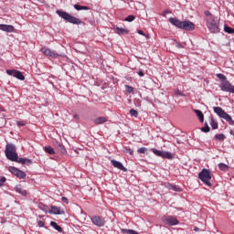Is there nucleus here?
I'll return each instance as SVG.
<instances>
[{
	"instance_id": "obj_43",
	"label": "nucleus",
	"mask_w": 234,
	"mask_h": 234,
	"mask_svg": "<svg viewBox=\"0 0 234 234\" xmlns=\"http://www.w3.org/2000/svg\"><path fill=\"white\" fill-rule=\"evenodd\" d=\"M205 16H206L207 17H215V16H213V15L211 14V12H209V11H205Z\"/></svg>"
},
{
	"instance_id": "obj_40",
	"label": "nucleus",
	"mask_w": 234,
	"mask_h": 234,
	"mask_svg": "<svg viewBox=\"0 0 234 234\" xmlns=\"http://www.w3.org/2000/svg\"><path fill=\"white\" fill-rule=\"evenodd\" d=\"M138 76H140V78H144L145 76V73H144V70L142 69H139L137 71Z\"/></svg>"
},
{
	"instance_id": "obj_30",
	"label": "nucleus",
	"mask_w": 234,
	"mask_h": 234,
	"mask_svg": "<svg viewBox=\"0 0 234 234\" xmlns=\"http://www.w3.org/2000/svg\"><path fill=\"white\" fill-rule=\"evenodd\" d=\"M38 207L42 210L45 211V213H49L50 208L48 207V206L43 204V203H39L38 204Z\"/></svg>"
},
{
	"instance_id": "obj_23",
	"label": "nucleus",
	"mask_w": 234,
	"mask_h": 234,
	"mask_svg": "<svg viewBox=\"0 0 234 234\" xmlns=\"http://www.w3.org/2000/svg\"><path fill=\"white\" fill-rule=\"evenodd\" d=\"M50 226H51V228L55 229L56 231H58V233H62L63 232V229L61 228V226H59L55 221H50Z\"/></svg>"
},
{
	"instance_id": "obj_46",
	"label": "nucleus",
	"mask_w": 234,
	"mask_h": 234,
	"mask_svg": "<svg viewBox=\"0 0 234 234\" xmlns=\"http://www.w3.org/2000/svg\"><path fill=\"white\" fill-rule=\"evenodd\" d=\"M176 48H184V46L180 42L176 43Z\"/></svg>"
},
{
	"instance_id": "obj_28",
	"label": "nucleus",
	"mask_w": 234,
	"mask_h": 234,
	"mask_svg": "<svg viewBox=\"0 0 234 234\" xmlns=\"http://www.w3.org/2000/svg\"><path fill=\"white\" fill-rule=\"evenodd\" d=\"M150 151L152 153H154V154H155V156H159L160 158H162L163 154H164V151L162 150H156V148H151Z\"/></svg>"
},
{
	"instance_id": "obj_22",
	"label": "nucleus",
	"mask_w": 234,
	"mask_h": 234,
	"mask_svg": "<svg viewBox=\"0 0 234 234\" xmlns=\"http://www.w3.org/2000/svg\"><path fill=\"white\" fill-rule=\"evenodd\" d=\"M56 145L58 151L61 153V154H67V149L65 148V145H63V144L57 142Z\"/></svg>"
},
{
	"instance_id": "obj_17",
	"label": "nucleus",
	"mask_w": 234,
	"mask_h": 234,
	"mask_svg": "<svg viewBox=\"0 0 234 234\" xmlns=\"http://www.w3.org/2000/svg\"><path fill=\"white\" fill-rule=\"evenodd\" d=\"M50 215H63V211H61V207L51 206V209H49Z\"/></svg>"
},
{
	"instance_id": "obj_12",
	"label": "nucleus",
	"mask_w": 234,
	"mask_h": 234,
	"mask_svg": "<svg viewBox=\"0 0 234 234\" xmlns=\"http://www.w3.org/2000/svg\"><path fill=\"white\" fill-rule=\"evenodd\" d=\"M41 52L44 54V56H48V58H56L59 57V54H58L56 50H52L48 48H42Z\"/></svg>"
},
{
	"instance_id": "obj_2",
	"label": "nucleus",
	"mask_w": 234,
	"mask_h": 234,
	"mask_svg": "<svg viewBox=\"0 0 234 234\" xmlns=\"http://www.w3.org/2000/svg\"><path fill=\"white\" fill-rule=\"evenodd\" d=\"M56 14L58 15V17L65 20L66 23H70L71 25H85V22L80 20V18L67 13L63 10H57Z\"/></svg>"
},
{
	"instance_id": "obj_21",
	"label": "nucleus",
	"mask_w": 234,
	"mask_h": 234,
	"mask_svg": "<svg viewBox=\"0 0 234 234\" xmlns=\"http://www.w3.org/2000/svg\"><path fill=\"white\" fill-rule=\"evenodd\" d=\"M209 124L213 130L218 129V122H217V121H215V119L212 117V115L209 116Z\"/></svg>"
},
{
	"instance_id": "obj_26",
	"label": "nucleus",
	"mask_w": 234,
	"mask_h": 234,
	"mask_svg": "<svg viewBox=\"0 0 234 234\" xmlns=\"http://www.w3.org/2000/svg\"><path fill=\"white\" fill-rule=\"evenodd\" d=\"M162 158H166V160H173V158H175V155H173L171 152L163 151Z\"/></svg>"
},
{
	"instance_id": "obj_11",
	"label": "nucleus",
	"mask_w": 234,
	"mask_h": 234,
	"mask_svg": "<svg viewBox=\"0 0 234 234\" xmlns=\"http://www.w3.org/2000/svg\"><path fill=\"white\" fill-rule=\"evenodd\" d=\"M90 220L94 226H97V228H103L106 224L105 218L100 216H93L90 218Z\"/></svg>"
},
{
	"instance_id": "obj_36",
	"label": "nucleus",
	"mask_w": 234,
	"mask_h": 234,
	"mask_svg": "<svg viewBox=\"0 0 234 234\" xmlns=\"http://www.w3.org/2000/svg\"><path fill=\"white\" fill-rule=\"evenodd\" d=\"M201 131L202 133H209L211 131V128H209L207 122H205V125L201 128Z\"/></svg>"
},
{
	"instance_id": "obj_32",
	"label": "nucleus",
	"mask_w": 234,
	"mask_h": 234,
	"mask_svg": "<svg viewBox=\"0 0 234 234\" xmlns=\"http://www.w3.org/2000/svg\"><path fill=\"white\" fill-rule=\"evenodd\" d=\"M224 32H226L227 34H234V28L225 24Z\"/></svg>"
},
{
	"instance_id": "obj_42",
	"label": "nucleus",
	"mask_w": 234,
	"mask_h": 234,
	"mask_svg": "<svg viewBox=\"0 0 234 234\" xmlns=\"http://www.w3.org/2000/svg\"><path fill=\"white\" fill-rule=\"evenodd\" d=\"M175 94H176V96H184V92H182V90H176L175 91Z\"/></svg>"
},
{
	"instance_id": "obj_3",
	"label": "nucleus",
	"mask_w": 234,
	"mask_h": 234,
	"mask_svg": "<svg viewBox=\"0 0 234 234\" xmlns=\"http://www.w3.org/2000/svg\"><path fill=\"white\" fill-rule=\"evenodd\" d=\"M207 28H208L211 34H218L220 32V20L217 16L207 17Z\"/></svg>"
},
{
	"instance_id": "obj_31",
	"label": "nucleus",
	"mask_w": 234,
	"mask_h": 234,
	"mask_svg": "<svg viewBox=\"0 0 234 234\" xmlns=\"http://www.w3.org/2000/svg\"><path fill=\"white\" fill-rule=\"evenodd\" d=\"M121 233H127V234H139L138 231L134 230V229H121Z\"/></svg>"
},
{
	"instance_id": "obj_1",
	"label": "nucleus",
	"mask_w": 234,
	"mask_h": 234,
	"mask_svg": "<svg viewBox=\"0 0 234 234\" xmlns=\"http://www.w3.org/2000/svg\"><path fill=\"white\" fill-rule=\"evenodd\" d=\"M168 21L171 23V25L176 27V28H179L180 30H195V24L189 20L181 21L176 17H170Z\"/></svg>"
},
{
	"instance_id": "obj_4",
	"label": "nucleus",
	"mask_w": 234,
	"mask_h": 234,
	"mask_svg": "<svg viewBox=\"0 0 234 234\" xmlns=\"http://www.w3.org/2000/svg\"><path fill=\"white\" fill-rule=\"evenodd\" d=\"M5 154L10 162H16L19 155L17 154V147L14 144H7L5 145Z\"/></svg>"
},
{
	"instance_id": "obj_24",
	"label": "nucleus",
	"mask_w": 234,
	"mask_h": 234,
	"mask_svg": "<svg viewBox=\"0 0 234 234\" xmlns=\"http://www.w3.org/2000/svg\"><path fill=\"white\" fill-rule=\"evenodd\" d=\"M195 114H197L199 122H201V123H203L204 122V113L202 112V111L200 110H194Z\"/></svg>"
},
{
	"instance_id": "obj_50",
	"label": "nucleus",
	"mask_w": 234,
	"mask_h": 234,
	"mask_svg": "<svg viewBox=\"0 0 234 234\" xmlns=\"http://www.w3.org/2000/svg\"><path fill=\"white\" fill-rule=\"evenodd\" d=\"M144 37H146V39H150L151 38V35H149V34H144Z\"/></svg>"
},
{
	"instance_id": "obj_19",
	"label": "nucleus",
	"mask_w": 234,
	"mask_h": 234,
	"mask_svg": "<svg viewBox=\"0 0 234 234\" xmlns=\"http://www.w3.org/2000/svg\"><path fill=\"white\" fill-rule=\"evenodd\" d=\"M114 32H115V34H118V36H125V35L129 34V29L116 27L114 28Z\"/></svg>"
},
{
	"instance_id": "obj_45",
	"label": "nucleus",
	"mask_w": 234,
	"mask_h": 234,
	"mask_svg": "<svg viewBox=\"0 0 234 234\" xmlns=\"http://www.w3.org/2000/svg\"><path fill=\"white\" fill-rule=\"evenodd\" d=\"M126 153H129V154L131 156H133L134 154V152L133 151V149L129 148V149H126Z\"/></svg>"
},
{
	"instance_id": "obj_44",
	"label": "nucleus",
	"mask_w": 234,
	"mask_h": 234,
	"mask_svg": "<svg viewBox=\"0 0 234 234\" xmlns=\"http://www.w3.org/2000/svg\"><path fill=\"white\" fill-rule=\"evenodd\" d=\"M5 182H6V177L3 176L0 178V186H3V184H5Z\"/></svg>"
},
{
	"instance_id": "obj_33",
	"label": "nucleus",
	"mask_w": 234,
	"mask_h": 234,
	"mask_svg": "<svg viewBox=\"0 0 234 234\" xmlns=\"http://www.w3.org/2000/svg\"><path fill=\"white\" fill-rule=\"evenodd\" d=\"M215 139L218 140L219 142H224L226 140V135L224 133H217L215 135Z\"/></svg>"
},
{
	"instance_id": "obj_48",
	"label": "nucleus",
	"mask_w": 234,
	"mask_h": 234,
	"mask_svg": "<svg viewBox=\"0 0 234 234\" xmlns=\"http://www.w3.org/2000/svg\"><path fill=\"white\" fill-rule=\"evenodd\" d=\"M16 125H18V127H24L25 122L18 121V122H16Z\"/></svg>"
},
{
	"instance_id": "obj_8",
	"label": "nucleus",
	"mask_w": 234,
	"mask_h": 234,
	"mask_svg": "<svg viewBox=\"0 0 234 234\" xmlns=\"http://www.w3.org/2000/svg\"><path fill=\"white\" fill-rule=\"evenodd\" d=\"M219 89L222 90V92H230V94H234V85H232L229 80L221 82Z\"/></svg>"
},
{
	"instance_id": "obj_6",
	"label": "nucleus",
	"mask_w": 234,
	"mask_h": 234,
	"mask_svg": "<svg viewBox=\"0 0 234 234\" xmlns=\"http://www.w3.org/2000/svg\"><path fill=\"white\" fill-rule=\"evenodd\" d=\"M213 111L220 118H223V120H226L228 123H229L230 125H234V121H233V118H231V115L228 114V112H226V111H224L221 107H214Z\"/></svg>"
},
{
	"instance_id": "obj_10",
	"label": "nucleus",
	"mask_w": 234,
	"mask_h": 234,
	"mask_svg": "<svg viewBox=\"0 0 234 234\" xmlns=\"http://www.w3.org/2000/svg\"><path fill=\"white\" fill-rule=\"evenodd\" d=\"M6 74L8 76H13V78H16V80H19L20 81H25V75H23V72L17 69H6Z\"/></svg>"
},
{
	"instance_id": "obj_5",
	"label": "nucleus",
	"mask_w": 234,
	"mask_h": 234,
	"mask_svg": "<svg viewBox=\"0 0 234 234\" xmlns=\"http://www.w3.org/2000/svg\"><path fill=\"white\" fill-rule=\"evenodd\" d=\"M198 178L205 184V186H207V187H211V178H212V174L211 171L204 168L201 170V172L198 174Z\"/></svg>"
},
{
	"instance_id": "obj_34",
	"label": "nucleus",
	"mask_w": 234,
	"mask_h": 234,
	"mask_svg": "<svg viewBox=\"0 0 234 234\" xmlns=\"http://www.w3.org/2000/svg\"><path fill=\"white\" fill-rule=\"evenodd\" d=\"M216 77L218 78V80L221 81V83H224V81H228V78L225 77L222 73L216 74Z\"/></svg>"
},
{
	"instance_id": "obj_49",
	"label": "nucleus",
	"mask_w": 234,
	"mask_h": 234,
	"mask_svg": "<svg viewBox=\"0 0 234 234\" xmlns=\"http://www.w3.org/2000/svg\"><path fill=\"white\" fill-rule=\"evenodd\" d=\"M137 34H139L140 36H145V33H144V30L142 29L138 30Z\"/></svg>"
},
{
	"instance_id": "obj_38",
	"label": "nucleus",
	"mask_w": 234,
	"mask_h": 234,
	"mask_svg": "<svg viewBox=\"0 0 234 234\" xmlns=\"http://www.w3.org/2000/svg\"><path fill=\"white\" fill-rule=\"evenodd\" d=\"M126 92L131 94V92H134V88L133 86L125 85Z\"/></svg>"
},
{
	"instance_id": "obj_16",
	"label": "nucleus",
	"mask_w": 234,
	"mask_h": 234,
	"mask_svg": "<svg viewBox=\"0 0 234 234\" xmlns=\"http://www.w3.org/2000/svg\"><path fill=\"white\" fill-rule=\"evenodd\" d=\"M16 162V164H22V165H32L31 159H28L27 157H17Z\"/></svg>"
},
{
	"instance_id": "obj_47",
	"label": "nucleus",
	"mask_w": 234,
	"mask_h": 234,
	"mask_svg": "<svg viewBox=\"0 0 234 234\" xmlns=\"http://www.w3.org/2000/svg\"><path fill=\"white\" fill-rule=\"evenodd\" d=\"M61 200H62V202H64L65 204H69V198H67L66 197H62Z\"/></svg>"
},
{
	"instance_id": "obj_20",
	"label": "nucleus",
	"mask_w": 234,
	"mask_h": 234,
	"mask_svg": "<svg viewBox=\"0 0 234 234\" xmlns=\"http://www.w3.org/2000/svg\"><path fill=\"white\" fill-rule=\"evenodd\" d=\"M167 189H170L171 191H176V193H182V188L176 185H173L171 183H168L166 185Z\"/></svg>"
},
{
	"instance_id": "obj_37",
	"label": "nucleus",
	"mask_w": 234,
	"mask_h": 234,
	"mask_svg": "<svg viewBox=\"0 0 234 234\" xmlns=\"http://www.w3.org/2000/svg\"><path fill=\"white\" fill-rule=\"evenodd\" d=\"M137 153L140 154H147V148L146 147H141L137 150Z\"/></svg>"
},
{
	"instance_id": "obj_51",
	"label": "nucleus",
	"mask_w": 234,
	"mask_h": 234,
	"mask_svg": "<svg viewBox=\"0 0 234 234\" xmlns=\"http://www.w3.org/2000/svg\"><path fill=\"white\" fill-rule=\"evenodd\" d=\"M73 118H75V120H80V115L75 114V115H73Z\"/></svg>"
},
{
	"instance_id": "obj_13",
	"label": "nucleus",
	"mask_w": 234,
	"mask_h": 234,
	"mask_svg": "<svg viewBox=\"0 0 234 234\" xmlns=\"http://www.w3.org/2000/svg\"><path fill=\"white\" fill-rule=\"evenodd\" d=\"M111 164L116 169H120V171H124V173L127 172V168L125 166H123V164H122V162H120V161H116V160L112 159L111 161Z\"/></svg>"
},
{
	"instance_id": "obj_39",
	"label": "nucleus",
	"mask_w": 234,
	"mask_h": 234,
	"mask_svg": "<svg viewBox=\"0 0 234 234\" xmlns=\"http://www.w3.org/2000/svg\"><path fill=\"white\" fill-rule=\"evenodd\" d=\"M130 114H131V116H133V118H138V111H136L134 109L130 110Z\"/></svg>"
},
{
	"instance_id": "obj_52",
	"label": "nucleus",
	"mask_w": 234,
	"mask_h": 234,
	"mask_svg": "<svg viewBox=\"0 0 234 234\" xmlns=\"http://www.w3.org/2000/svg\"><path fill=\"white\" fill-rule=\"evenodd\" d=\"M194 231H200V229L198 227H194Z\"/></svg>"
},
{
	"instance_id": "obj_25",
	"label": "nucleus",
	"mask_w": 234,
	"mask_h": 234,
	"mask_svg": "<svg viewBox=\"0 0 234 234\" xmlns=\"http://www.w3.org/2000/svg\"><path fill=\"white\" fill-rule=\"evenodd\" d=\"M218 167L219 171H224L225 173L229 171V166L224 163H219L218 165Z\"/></svg>"
},
{
	"instance_id": "obj_53",
	"label": "nucleus",
	"mask_w": 234,
	"mask_h": 234,
	"mask_svg": "<svg viewBox=\"0 0 234 234\" xmlns=\"http://www.w3.org/2000/svg\"><path fill=\"white\" fill-rule=\"evenodd\" d=\"M164 14H167V11H165Z\"/></svg>"
},
{
	"instance_id": "obj_18",
	"label": "nucleus",
	"mask_w": 234,
	"mask_h": 234,
	"mask_svg": "<svg viewBox=\"0 0 234 234\" xmlns=\"http://www.w3.org/2000/svg\"><path fill=\"white\" fill-rule=\"evenodd\" d=\"M16 193H18V195H21L22 197H27L28 195V192L25 189H23V186L21 185H17L15 186Z\"/></svg>"
},
{
	"instance_id": "obj_15",
	"label": "nucleus",
	"mask_w": 234,
	"mask_h": 234,
	"mask_svg": "<svg viewBox=\"0 0 234 234\" xmlns=\"http://www.w3.org/2000/svg\"><path fill=\"white\" fill-rule=\"evenodd\" d=\"M92 122L93 123H95V125H102V123H107V122H109V119L105 116H99L93 119Z\"/></svg>"
},
{
	"instance_id": "obj_14",
	"label": "nucleus",
	"mask_w": 234,
	"mask_h": 234,
	"mask_svg": "<svg viewBox=\"0 0 234 234\" xmlns=\"http://www.w3.org/2000/svg\"><path fill=\"white\" fill-rule=\"evenodd\" d=\"M0 30H2V32L12 33L16 31V27L12 25L0 24Z\"/></svg>"
},
{
	"instance_id": "obj_29",
	"label": "nucleus",
	"mask_w": 234,
	"mask_h": 234,
	"mask_svg": "<svg viewBox=\"0 0 234 234\" xmlns=\"http://www.w3.org/2000/svg\"><path fill=\"white\" fill-rule=\"evenodd\" d=\"M73 6H74L75 10H78V11H80V10H90V7H89L87 5H80L78 4H75Z\"/></svg>"
},
{
	"instance_id": "obj_7",
	"label": "nucleus",
	"mask_w": 234,
	"mask_h": 234,
	"mask_svg": "<svg viewBox=\"0 0 234 234\" xmlns=\"http://www.w3.org/2000/svg\"><path fill=\"white\" fill-rule=\"evenodd\" d=\"M162 221L164 224H166V226H178V224H180V221L174 216H164Z\"/></svg>"
},
{
	"instance_id": "obj_27",
	"label": "nucleus",
	"mask_w": 234,
	"mask_h": 234,
	"mask_svg": "<svg viewBox=\"0 0 234 234\" xmlns=\"http://www.w3.org/2000/svg\"><path fill=\"white\" fill-rule=\"evenodd\" d=\"M45 153L48 154H56V151L50 145H47L44 147Z\"/></svg>"
},
{
	"instance_id": "obj_41",
	"label": "nucleus",
	"mask_w": 234,
	"mask_h": 234,
	"mask_svg": "<svg viewBox=\"0 0 234 234\" xmlns=\"http://www.w3.org/2000/svg\"><path fill=\"white\" fill-rule=\"evenodd\" d=\"M37 226H38V228H45V221L38 220L37 221Z\"/></svg>"
},
{
	"instance_id": "obj_9",
	"label": "nucleus",
	"mask_w": 234,
	"mask_h": 234,
	"mask_svg": "<svg viewBox=\"0 0 234 234\" xmlns=\"http://www.w3.org/2000/svg\"><path fill=\"white\" fill-rule=\"evenodd\" d=\"M8 171L9 173L16 176V178H20V179L27 178V173H25L22 170H19V168H16V166H9Z\"/></svg>"
},
{
	"instance_id": "obj_35",
	"label": "nucleus",
	"mask_w": 234,
	"mask_h": 234,
	"mask_svg": "<svg viewBox=\"0 0 234 234\" xmlns=\"http://www.w3.org/2000/svg\"><path fill=\"white\" fill-rule=\"evenodd\" d=\"M136 19V16L134 15H129L124 18V21H127L128 23H133Z\"/></svg>"
}]
</instances>
